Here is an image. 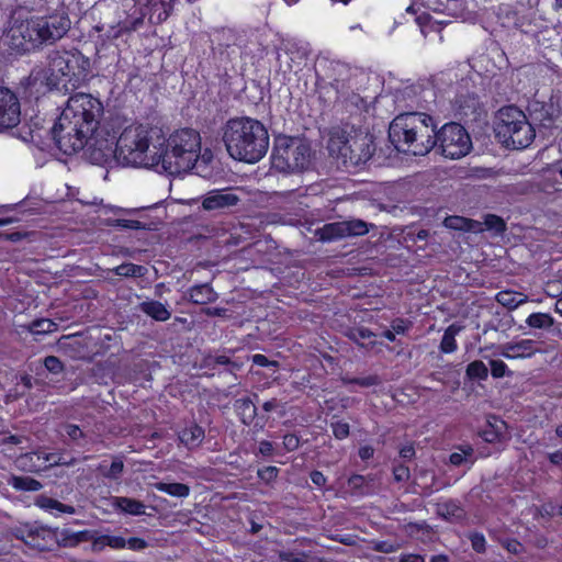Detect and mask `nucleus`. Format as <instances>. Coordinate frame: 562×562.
I'll return each mask as SVG.
<instances>
[{"label": "nucleus", "instance_id": "603ef678", "mask_svg": "<svg viewBox=\"0 0 562 562\" xmlns=\"http://www.w3.org/2000/svg\"><path fill=\"white\" fill-rule=\"evenodd\" d=\"M273 451V446L270 441L263 440L259 443V452L263 456H270Z\"/></svg>", "mask_w": 562, "mask_h": 562}, {"label": "nucleus", "instance_id": "37998d69", "mask_svg": "<svg viewBox=\"0 0 562 562\" xmlns=\"http://www.w3.org/2000/svg\"><path fill=\"white\" fill-rule=\"evenodd\" d=\"M44 364L45 368L52 373H59L63 370L60 360L54 356L46 357Z\"/></svg>", "mask_w": 562, "mask_h": 562}, {"label": "nucleus", "instance_id": "a19ab883", "mask_svg": "<svg viewBox=\"0 0 562 562\" xmlns=\"http://www.w3.org/2000/svg\"><path fill=\"white\" fill-rule=\"evenodd\" d=\"M350 337L358 344H362V340L372 342L371 338L374 337V334L367 328H356L350 333Z\"/></svg>", "mask_w": 562, "mask_h": 562}, {"label": "nucleus", "instance_id": "6e6d98bb", "mask_svg": "<svg viewBox=\"0 0 562 562\" xmlns=\"http://www.w3.org/2000/svg\"><path fill=\"white\" fill-rule=\"evenodd\" d=\"M400 454L403 459L413 458L415 454L414 447L412 445H406V446L402 447V449L400 450Z\"/></svg>", "mask_w": 562, "mask_h": 562}, {"label": "nucleus", "instance_id": "2f4dec72", "mask_svg": "<svg viewBox=\"0 0 562 562\" xmlns=\"http://www.w3.org/2000/svg\"><path fill=\"white\" fill-rule=\"evenodd\" d=\"M236 407L244 424H249L256 415V406L248 398L238 400Z\"/></svg>", "mask_w": 562, "mask_h": 562}, {"label": "nucleus", "instance_id": "5fc2aeb1", "mask_svg": "<svg viewBox=\"0 0 562 562\" xmlns=\"http://www.w3.org/2000/svg\"><path fill=\"white\" fill-rule=\"evenodd\" d=\"M352 382L361 385V386H371L378 383V379L375 376H368L363 379H356Z\"/></svg>", "mask_w": 562, "mask_h": 562}, {"label": "nucleus", "instance_id": "0e129e2a", "mask_svg": "<svg viewBox=\"0 0 562 562\" xmlns=\"http://www.w3.org/2000/svg\"><path fill=\"white\" fill-rule=\"evenodd\" d=\"M383 336L389 339L390 341H394L395 340V334L394 331L392 330H386L384 331Z\"/></svg>", "mask_w": 562, "mask_h": 562}, {"label": "nucleus", "instance_id": "f704fd0d", "mask_svg": "<svg viewBox=\"0 0 562 562\" xmlns=\"http://www.w3.org/2000/svg\"><path fill=\"white\" fill-rule=\"evenodd\" d=\"M467 374L471 379L485 380L488 375V370L484 362L475 360L469 363Z\"/></svg>", "mask_w": 562, "mask_h": 562}, {"label": "nucleus", "instance_id": "13d9d810", "mask_svg": "<svg viewBox=\"0 0 562 562\" xmlns=\"http://www.w3.org/2000/svg\"><path fill=\"white\" fill-rule=\"evenodd\" d=\"M392 328L396 334H404L406 330V326L403 321L394 323Z\"/></svg>", "mask_w": 562, "mask_h": 562}, {"label": "nucleus", "instance_id": "c756f323", "mask_svg": "<svg viewBox=\"0 0 562 562\" xmlns=\"http://www.w3.org/2000/svg\"><path fill=\"white\" fill-rule=\"evenodd\" d=\"M93 547L95 549H102L104 547H110L112 549H124L126 547V540L121 536L104 535L98 537L94 540Z\"/></svg>", "mask_w": 562, "mask_h": 562}, {"label": "nucleus", "instance_id": "de8ad7c7", "mask_svg": "<svg viewBox=\"0 0 562 562\" xmlns=\"http://www.w3.org/2000/svg\"><path fill=\"white\" fill-rule=\"evenodd\" d=\"M393 473L396 481H405L409 476V470L405 465L395 467Z\"/></svg>", "mask_w": 562, "mask_h": 562}, {"label": "nucleus", "instance_id": "aec40b11", "mask_svg": "<svg viewBox=\"0 0 562 562\" xmlns=\"http://www.w3.org/2000/svg\"><path fill=\"white\" fill-rule=\"evenodd\" d=\"M481 437L490 443H503L510 439L506 423L497 418H493V420L487 423L481 432Z\"/></svg>", "mask_w": 562, "mask_h": 562}, {"label": "nucleus", "instance_id": "4be33fe9", "mask_svg": "<svg viewBox=\"0 0 562 562\" xmlns=\"http://www.w3.org/2000/svg\"><path fill=\"white\" fill-rule=\"evenodd\" d=\"M462 326L458 324H451L443 333L440 351L443 353H452L457 350L458 345L456 337L462 330Z\"/></svg>", "mask_w": 562, "mask_h": 562}, {"label": "nucleus", "instance_id": "09e8293b", "mask_svg": "<svg viewBox=\"0 0 562 562\" xmlns=\"http://www.w3.org/2000/svg\"><path fill=\"white\" fill-rule=\"evenodd\" d=\"M300 440L295 435H286L283 438V445L288 450H294L299 447Z\"/></svg>", "mask_w": 562, "mask_h": 562}, {"label": "nucleus", "instance_id": "f3484780", "mask_svg": "<svg viewBox=\"0 0 562 562\" xmlns=\"http://www.w3.org/2000/svg\"><path fill=\"white\" fill-rule=\"evenodd\" d=\"M20 116L18 97L8 88L0 87V130L16 126L20 123Z\"/></svg>", "mask_w": 562, "mask_h": 562}, {"label": "nucleus", "instance_id": "69168bd1", "mask_svg": "<svg viewBox=\"0 0 562 562\" xmlns=\"http://www.w3.org/2000/svg\"><path fill=\"white\" fill-rule=\"evenodd\" d=\"M555 311L562 315V297L558 300L555 304Z\"/></svg>", "mask_w": 562, "mask_h": 562}, {"label": "nucleus", "instance_id": "4468645a", "mask_svg": "<svg viewBox=\"0 0 562 562\" xmlns=\"http://www.w3.org/2000/svg\"><path fill=\"white\" fill-rule=\"evenodd\" d=\"M123 5L127 9V16L124 20H120L117 23L109 25L108 27L104 25L95 26V30L102 33L100 38L103 42L117 40L124 34L136 30L138 25L142 24L144 16V12L142 10L143 7L133 8L131 4H128V1L125 0Z\"/></svg>", "mask_w": 562, "mask_h": 562}, {"label": "nucleus", "instance_id": "774afa93", "mask_svg": "<svg viewBox=\"0 0 562 562\" xmlns=\"http://www.w3.org/2000/svg\"><path fill=\"white\" fill-rule=\"evenodd\" d=\"M555 434L559 438L562 439V425H559L555 429Z\"/></svg>", "mask_w": 562, "mask_h": 562}, {"label": "nucleus", "instance_id": "680f3d73", "mask_svg": "<svg viewBox=\"0 0 562 562\" xmlns=\"http://www.w3.org/2000/svg\"><path fill=\"white\" fill-rule=\"evenodd\" d=\"M161 5L164 7V12L159 14L158 19L160 21L162 20H166L169 14H170V11H171V5L170 4H165L164 2H161Z\"/></svg>", "mask_w": 562, "mask_h": 562}, {"label": "nucleus", "instance_id": "0eeeda50", "mask_svg": "<svg viewBox=\"0 0 562 562\" xmlns=\"http://www.w3.org/2000/svg\"><path fill=\"white\" fill-rule=\"evenodd\" d=\"M90 60L77 49L55 50L48 56L45 70L32 72L34 80L43 79L50 88H76L87 77Z\"/></svg>", "mask_w": 562, "mask_h": 562}, {"label": "nucleus", "instance_id": "ddd939ff", "mask_svg": "<svg viewBox=\"0 0 562 562\" xmlns=\"http://www.w3.org/2000/svg\"><path fill=\"white\" fill-rule=\"evenodd\" d=\"M538 352H540L538 342L528 338L510 340L497 346L491 345L481 348V353H483L485 359L501 356L507 360H522L529 359Z\"/></svg>", "mask_w": 562, "mask_h": 562}, {"label": "nucleus", "instance_id": "20e7f679", "mask_svg": "<svg viewBox=\"0 0 562 562\" xmlns=\"http://www.w3.org/2000/svg\"><path fill=\"white\" fill-rule=\"evenodd\" d=\"M223 140L232 158L248 164L259 161L269 147L268 131L261 122L251 117L229 120Z\"/></svg>", "mask_w": 562, "mask_h": 562}, {"label": "nucleus", "instance_id": "f8f14e48", "mask_svg": "<svg viewBox=\"0 0 562 562\" xmlns=\"http://www.w3.org/2000/svg\"><path fill=\"white\" fill-rule=\"evenodd\" d=\"M435 139L442 155L450 159H460L472 149L468 132L458 123L445 124L437 133L435 132Z\"/></svg>", "mask_w": 562, "mask_h": 562}, {"label": "nucleus", "instance_id": "cd10ccee", "mask_svg": "<svg viewBox=\"0 0 562 562\" xmlns=\"http://www.w3.org/2000/svg\"><path fill=\"white\" fill-rule=\"evenodd\" d=\"M36 504L52 513V514H55V515H58V514H74L75 513V508L72 506H69V505H65L56 499H53V498H49V497H40L36 502Z\"/></svg>", "mask_w": 562, "mask_h": 562}, {"label": "nucleus", "instance_id": "8fccbe9b", "mask_svg": "<svg viewBox=\"0 0 562 562\" xmlns=\"http://www.w3.org/2000/svg\"><path fill=\"white\" fill-rule=\"evenodd\" d=\"M312 482L317 486H323L326 483V476L319 471H313L311 473Z\"/></svg>", "mask_w": 562, "mask_h": 562}, {"label": "nucleus", "instance_id": "a18cd8bd", "mask_svg": "<svg viewBox=\"0 0 562 562\" xmlns=\"http://www.w3.org/2000/svg\"><path fill=\"white\" fill-rule=\"evenodd\" d=\"M278 469L276 467H266L258 470V476L265 481H271L277 477Z\"/></svg>", "mask_w": 562, "mask_h": 562}, {"label": "nucleus", "instance_id": "c9c22d12", "mask_svg": "<svg viewBox=\"0 0 562 562\" xmlns=\"http://www.w3.org/2000/svg\"><path fill=\"white\" fill-rule=\"evenodd\" d=\"M56 327H57V325L53 321L47 319V318H42V319L34 321L32 323L31 331L36 335L48 334V333L56 330Z\"/></svg>", "mask_w": 562, "mask_h": 562}, {"label": "nucleus", "instance_id": "79ce46f5", "mask_svg": "<svg viewBox=\"0 0 562 562\" xmlns=\"http://www.w3.org/2000/svg\"><path fill=\"white\" fill-rule=\"evenodd\" d=\"M485 225L490 229H494L497 233H501L505 229L504 221L496 215H487L485 218Z\"/></svg>", "mask_w": 562, "mask_h": 562}, {"label": "nucleus", "instance_id": "49530a36", "mask_svg": "<svg viewBox=\"0 0 562 562\" xmlns=\"http://www.w3.org/2000/svg\"><path fill=\"white\" fill-rule=\"evenodd\" d=\"M146 541L140 538H130L126 540V547L135 551L143 550L146 548Z\"/></svg>", "mask_w": 562, "mask_h": 562}, {"label": "nucleus", "instance_id": "72a5a7b5", "mask_svg": "<svg viewBox=\"0 0 562 562\" xmlns=\"http://www.w3.org/2000/svg\"><path fill=\"white\" fill-rule=\"evenodd\" d=\"M11 485L16 490L23 491H38L42 487L38 481L24 476H13L11 479Z\"/></svg>", "mask_w": 562, "mask_h": 562}, {"label": "nucleus", "instance_id": "7ed1b4c3", "mask_svg": "<svg viewBox=\"0 0 562 562\" xmlns=\"http://www.w3.org/2000/svg\"><path fill=\"white\" fill-rule=\"evenodd\" d=\"M119 165L156 170L159 146L165 145L164 131L149 123L126 126L116 140Z\"/></svg>", "mask_w": 562, "mask_h": 562}, {"label": "nucleus", "instance_id": "f257e3e1", "mask_svg": "<svg viewBox=\"0 0 562 562\" xmlns=\"http://www.w3.org/2000/svg\"><path fill=\"white\" fill-rule=\"evenodd\" d=\"M70 24L65 9L35 15L20 8L13 11L2 40L15 52H27L59 41L67 34Z\"/></svg>", "mask_w": 562, "mask_h": 562}, {"label": "nucleus", "instance_id": "58836bf2", "mask_svg": "<svg viewBox=\"0 0 562 562\" xmlns=\"http://www.w3.org/2000/svg\"><path fill=\"white\" fill-rule=\"evenodd\" d=\"M473 449L471 447L462 448L459 452H453L450 456V462L453 465H461L472 458Z\"/></svg>", "mask_w": 562, "mask_h": 562}, {"label": "nucleus", "instance_id": "a211bd4d", "mask_svg": "<svg viewBox=\"0 0 562 562\" xmlns=\"http://www.w3.org/2000/svg\"><path fill=\"white\" fill-rule=\"evenodd\" d=\"M239 198L229 190H213L209 192L202 201V206L206 211L223 210L234 206Z\"/></svg>", "mask_w": 562, "mask_h": 562}, {"label": "nucleus", "instance_id": "5701e85b", "mask_svg": "<svg viewBox=\"0 0 562 562\" xmlns=\"http://www.w3.org/2000/svg\"><path fill=\"white\" fill-rule=\"evenodd\" d=\"M204 438V430L198 425H191L179 434V439L187 447L199 446Z\"/></svg>", "mask_w": 562, "mask_h": 562}, {"label": "nucleus", "instance_id": "9d476101", "mask_svg": "<svg viewBox=\"0 0 562 562\" xmlns=\"http://www.w3.org/2000/svg\"><path fill=\"white\" fill-rule=\"evenodd\" d=\"M311 148L299 137L281 135L276 137L272 166L281 172L302 171L310 165Z\"/></svg>", "mask_w": 562, "mask_h": 562}, {"label": "nucleus", "instance_id": "a878e982", "mask_svg": "<svg viewBox=\"0 0 562 562\" xmlns=\"http://www.w3.org/2000/svg\"><path fill=\"white\" fill-rule=\"evenodd\" d=\"M189 295L191 301L195 304H207L216 299V293L209 284L193 286Z\"/></svg>", "mask_w": 562, "mask_h": 562}, {"label": "nucleus", "instance_id": "c03bdc74", "mask_svg": "<svg viewBox=\"0 0 562 562\" xmlns=\"http://www.w3.org/2000/svg\"><path fill=\"white\" fill-rule=\"evenodd\" d=\"M471 543H472V548L476 551V552H483L485 550V544H486V541H485V538L483 535L481 533H474L471 536Z\"/></svg>", "mask_w": 562, "mask_h": 562}, {"label": "nucleus", "instance_id": "473e14b6", "mask_svg": "<svg viewBox=\"0 0 562 562\" xmlns=\"http://www.w3.org/2000/svg\"><path fill=\"white\" fill-rule=\"evenodd\" d=\"M114 272L120 277H143L147 272V269L144 266L127 262L117 266Z\"/></svg>", "mask_w": 562, "mask_h": 562}, {"label": "nucleus", "instance_id": "e2e57ef3", "mask_svg": "<svg viewBox=\"0 0 562 562\" xmlns=\"http://www.w3.org/2000/svg\"><path fill=\"white\" fill-rule=\"evenodd\" d=\"M262 407L266 412H270L277 407V401L276 400L267 401L263 403Z\"/></svg>", "mask_w": 562, "mask_h": 562}, {"label": "nucleus", "instance_id": "4d7b16f0", "mask_svg": "<svg viewBox=\"0 0 562 562\" xmlns=\"http://www.w3.org/2000/svg\"><path fill=\"white\" fill-rule=\"evenodd\" d=\"M252 362L260 367H267L270 364V361L267 359L266 356L257 353L252 356Z\"/></svg>", "mask_w": 562, "mask_h": 562}, {"label": "nucleus", "instance_id": "1a4fd4ad", "mask_svg": "<svg viewBox=\"0 0 562 562\" xmlns=\"http://www.w3.org/2000/svg\"><path fill=\"white\" fill-rule=\"evenodd\" d=\"M494 131L499 143L512 149L527 148L536 136L525 113L515 106L498 111Z\"/></svg>", "mask_w": 562, "mask_h": 562}, {"label": "nucleus", "instance_id": "c85d7f7f", "mask_svg": "<svg viewBox=\"0 0 562 562\" xmlns=\"http://www.w3.org/2000/svg\"><path fill=\"white\" fill-rule=\"evenodd\" d=\"M155 488L175 497L184 498L190 494V487L182 483H156Z\"/></svg>", "mask_w": 562, "mask_h": 562}, {"label": "nucleus", "instance_id": "2eb2a0df", "mask_svg": "<svg viewBox=\"0 0 562 562\" xmlns=\"http://www.w3.org/2000/svg\"><path fill=\"white\" fill-rule=\"evenodd\" d=\"M369 232V225L361 220L335 222L324 225L316 234L322 240H334L347 236H360Z\"/></svg>", "mask_w": 562, "mask_h": 562}, {"label": "nucleus", "instance_id": "423d86ee", "mask_svg": "<svg viewBox=\"0 0 562 562\" xmlns=\"http://www.w3.org/2000/svg\"><path fill=\"white\" fill-rule=\"evenodd\" d=\"M201 154V136L192 128H181L165 137V145L159 146V173L180 176L193 169Z\"/></svg>", "mask_w": 562, "mask_h": 562}, {"label": "nucleus", "instance_id": "dca6fc26", "mask_svg": "<svg viewBox=\"0 0 562 562\" xmlns=\"http://www.w3.org/2000/svg\"><path fill=\"white\" fill-rule=\"evenodd\" d=\"M15 463L16 467L22 471L40 472L53 465L70 464L71 462L65 461L63 457L57 453H46L36 451L20 456L16 459Z\"/></svg>", "mask_w": 562, "mask_h": 562}, {"label": "nucleus", "instance_id": "f03ea898", "mask_svg": "<svg viewBox=\"0 0 562 562\" xmlns=\"http://www.w3.org/2000/svg\"><path fill=\"white\" fill-rule=\"evenodd\" d=\"M102 112L101 101L91 94L71 95L52 128L57 147L66 155L80 150L87 135L99 127Z\"/></svg>", "mask_w": 562, "mask_h": 562}, {"label": "nucleus", "instance_id": "3c124183", "mask_svg": "<svg viewBox=\"0 0 562 562\" xmlns=\"http://www.w3.org/2000/svg\"><path fill=\"white\" fill-rule=\"evenodd\" d=\"M66 431H67V435H68L71 439H74V440H76V439H78L79 437H81V436H82V431H81V430H80V428H79L78 426H76V425H69V426H67Z\"/></svg>", "mask_w": 562, "mask_h": 562}, {"label": "nucleus", "instance_id": "412c9836", "mask_svg": "<svg viewBox=\"0 0 562 562\" xmlns=\"http://www.w3.org/2000/svg\"><path fill=\"white\" fill-rule=\"evenodd\" d=\"M496 301L501 305H503L509 310H515L518 306H520L521 304L526 303L528 301V297H527V295H525L524 293H520V292L501 291L496 294Z\"/></svg>", "mask_w": 562, "mask_h": 562}, {"label": "nucleus", "instance_id": "6ab92c4d", "mask_svg": "<svg viewBox=\"0 0 562 562\" xmlns=\"http://www.w3.org/2000/svg\"><path fill=\"white\" fill-rule=\"evenodd\" d=\"M21 539L27 546L43 551L48 549V547L54 542V535L46 528L27 527L25 531H22Z\"/></svg>", "mask_w": 562, "mask_h": 562}, {"label": "nucleus", "instance_id": "bb28decb", "mask_svg": "<svg viewBox=\"0 0 562 562\" xmlns=\"http://www.w3.org/2000/svg\"><path fill=\"white\" fill-rule=\"evenodd\" d=\"M113 505L130 515H142L145 513V505L136 499L127 497H115Z\"/></svg>", "mask_w": 562, "mask_h": 562}, {"label": "nucleus", "instance_id": "7c9ffc66", "mask_svg": "<svg viewBox=\"0 0 562 562\" xmlns=\"http://www.w3.org/2000/svg\"><path fill=\"white\" fill-rule=\"evenodd\" d=\"M553 317L547 313H532L527 319L526 324L531 328H549L553 325Z\"/></svg>", "mask_w": 562, "mask_h": 562}, {"label": "nucleus", "instance_id": "393cba45", "mask_svg": "<svg viewBox=\"0 0 562 562\" xmlns=\"http://www.w3.org/2000/svg\"><path fill=\"white\" fill-rule=\"evenodd\" d=\"M443 225L450 229L476 232L480 229L481 224L462 216H448L445 218Z\"/></svg>", "mask_w": 562, "mask_h": 562}, {"label": "nucleus", "instance_id": "bf43d9fd", "mask_svg": "<svg viewBox=\"0 0 562 562\" xmlns=\"http://www.w3.org/2000/svg\"><path fill=\"white\" fill-rule=\"evenodd\" d=\"M549 459L552 463L559 464L562 462V451H555L549 454Z\"/></svg>", "mask_w": 562, "mask_h": 562}, {"label": "nucleus", "instance_id": "4c0bfd02", "mask_svg": "<svg viewBox=\"0 0 562 562\" xmlns=\"http://www.w3.org/2000/svg\"><path fill=\"white\" fill-rule=\"evenodd\" d=\"M333 435L336 439L342 440L349 436L350 427L349 424L342 420L333 422L330 424Z\"/></svg>", "mask_w": 562, "mask_h": 562}, {"label": "nucleus", "instance_id": "ea45409f", "mask_svg": "<svg viewBox=\"0 0 562 562\" xmlns=\"http://www.w3.org/2000/svg\"><path fill=\"white\" fill-rule=\"evenodd\" d=\"M124 469V463L121 459L115 458L106 471H103V476L116 480Z\"/></svg>", "mask_w": 562, "mask_h": 562}, {"label": "nucleus", "instance_id": "864d4df0", "mask_svg": "<svg viewBox=\"0 0 562 562\" xmlns=\"http://www.w3.org/2000/svg\"><path fill=\"white\" fill-rule=\"evenodd\" d=\"M374 449L371 446H363L359 449V457L362 460H368L373 457Z\"/></svg>", "mask_w": 562, "mask_h": 562}, {"label": "nucleus", "instance_id": "052dcab7", "mask_svg": "<svg viewBox=\"0 0 562 562\" xmlns=\"http://www.w3.org/2000/svg\"><path fill=\"white\" fill-rule=\"evenodd\" d=\"M402 562H424V558L418 554H411V555L404 557L402 559Z\"/></svg>", "mask_w": 562, "mask_h": 562}, {"label": "nucleus", "instance_id": "e433bc0d", "mask_svg": "<svg viewBox=\"0 0 562 562\" xmlns=\"http://www.w3.org/2000/svg\"><path fill=\"white\" fill-rule=\"evenodd\" d=\"M491 374L495 379L512 375L507 364L499 359H490Z\"/></svg>", "mask_w": 562, "mask_h": 562}, {"label": "nucleus", "instance_id": "338daca9", "mask_svg": "<svg viewBox=\"0 0 562 562\" xmlns=\"http://www.w3.org/2000/svg\"><path fill=\"white\" fill-rule=\"evenodd\" d=\"M427 235H428V233L426 231H420V232H418L417 237L419 239H425L427 237Z\"/></svg>", "mask_w": 562, "mask_h": 562}, {"label": "nucleus", "instance_id": "b1692460", "mask_svg": "<svg viewBox=\"0 0 562 562\" xmlns=\"http://www.w3.org/2000/svg\"><path fill=\"white\" fill-rule=\"evenodd\" d=\"M140 307L145 314L159 322L169 319L171 315L167 307L157 301L144 302Z\"/></svg>", "mask_w": 562, "mask_h": 562}, {"label": "nucleus", "instance_id": "6e6552de", "mask_svg": "<svg viewBox=\"0 0 562 562\" xmlns=\"http://www.w3.org/2000/svg\"><path fill=\"white\" fill-rule=\"evenodd\" d=\"M327 149L338 165L346 169L368 161L372 154V138L368 134H350L335 128L330 133Z\"/></svg>", "mask_w": 562, "mask_h": 562}, {"label": "nucleus", "instance_id": "9b49d317", "mask_svg": "<svg viewBox=\"0 0 562 562\" xmlns=\"http://www.w3.org/2000/svg\"><path fill=\"white\" fill-rule=\"evenodd\" d=\"M117 135L106 125L99 126L86 137L81 149L93 165L113 168L119 165Z\"/></svg>", "mask_w": 562, "mask_h": 562}, {"label": "nucleus", "instance_id": "39448f33", "mask_svg": "<svg viewBox=\"0 0 562 562\" xmlns=\"http://www.w3.org/2000/svg\"><path fill=\"white\" fill-rule=\"evenodd\" d=\"M434 119L423 112L397 115L390 124L389 137L397 150L424 156L436 145Z\"/></svg>", "mask_w": 562, "mask_h": 562}]
</instances>
